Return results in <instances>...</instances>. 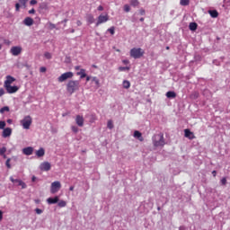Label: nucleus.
<instances>
[{
    "label": "nucleus",
    "mask_w": 230,
    "mask_h": 230,
    "mask_svg": "<svg viewBox=\"0 0 230 230\" xmlns=\"http://www.w3.org/2000/svg\"><path fill=\"white\" fill-rule=\"evenodd\" d=\"M5 127H6V122L0 120V130L4 129Z\"/></svg>",
    "instance_id": "72a5a7b5"
},
{
    "label": "nucleus",
    "mask_w": 230,
    "mask_h": 230,
    "mask_svg": "<svg viewBox=\"0 0 230 230\" xmlns=\"http://www.w3.org/2000/svg\"><path fill=\"white\" fill-rule=\"evenodd\" d=\"M61 188L62 184L60 183V181H53L50 186V193H52L53 195L55 193H58Z\"/></svg>",
    "instance_id": "39448f33"
},
{
    "label": "nucleus",
    "mask_w": 230,
    "mask_h": 230,
    "mask_svg": "<svg viewBox=\"0 0 230 230\" xmlns=\"http://www.w3.org/2000/svg\"><path fill=\"white\" fill-rule=\"evenodd\" d=\"M33 122V119H31V116L27 115L20 121L22 127L25 130H30V127H31V123Z\"/></svg>",
    "instance_id": "20e7f679"
},
{
    "label": "nucleus",
    "mask_w": 230,
    "mask_h": 230,
    "mask_svg": "<svg viewBox=\"0 0 230 230\" xmlns=\"http://www.w3.org/2000/svg\"><path fill=\"white\" fill-rule=\"evenodd\" d=\"M71 129H72L73 132H75V134L78 133V127H76V126H72V127H71Z\"/></svg>",
    "instance_id": "58836bf2"
},
{
    "label": "nucleus",
    "mask_w": 230,
    "mask_h": 230,
    "mask_svg": "<svg viewBox=\"0 0 230 230\" xmlns=\"http://www.w3.org/2000/svg\"><path fill=\"white\" fill-rule=\"evenodd\" d=\"M58 205L59 208H66V206H67V203H66V201L64 200H60V201H58Z\"/></svg>",
    "instance_id": "c756f323"
},
{
    "label": "nucleus",
    "mask_w": 230,
    "mask_h": 230,
    "mask_svg": "<svg viewBox=\"0 0 230 230\" xmlns=\"http://www.w3.org/2000/svg\"><path fill=\"white\" fill-rule=\"evenodd\" d=\"M35 211H36L37 215H42V209L36 208Z\"/></svg>",
    "instance_id": "c03bdc74"
},
{
    "label": "nucleus",
    "mask_w": 230,
    "mask_h": 230,
    "mask_svg": "<svg viewBox=\"0 0 230 230\" xmlns=\"http://www.w3.org/2000/svg\"><path fill=\"white\" fill-rule=\"evenodd\" d=\"M180 4L181 6H188V4H190V0H181Z\"/></svg>",
    "instance_id": "c85d7f7f"
},
{
    "label": "nucleus",
    "mask_w": 230,
    "mask_h": 230,
    "mask_svg": "<svg viewBox=\"0 0 230 230\" xmlns=\"http://www.w3.org/2000/svg\"><path fill=\"white\" fill-rule=\"evenodd\" d=\"M0 220H3V211L0 210Z\"/></svg>",
    "instance_id": "13d9d810"
},
{
    "label": "nucleus",
    "mask_w": 230,
    "mask_h": 230,
    "mask_svg": "<svg viewBox=\"0 0 230 230\" xmlns=\"http://www.w3.org/2000/svg\"><path fill=\"white\" fill-rule=\"evenodd\" d=\"M185 137H188L189 139H194L195 136L193 135V132H190V129H184Z\"/></svg>",
    "instance_id": "f3484780"
},
{
    "label": "nucleus",
    "mask_w": 230,
    "mask_h": 230,
    "mask_svg": "<svg viewBox=\"0 0 230 230\" xmlns=\"http://www.w3.org/2000/svg\"><path fill=\"white\" fill-rule=\"evenodd\" d=\"M3 137H10L12 136V128H6L3 130L2 133Z\"/></svg>",
    "instance_id": "2eb2a0df"
},
{
    "label": "nucleus",
    "mask_w": 230,
    "mask_h": 230,
    "mask_svg": "<svg viewBox=\"0 0 230 230\" xmlns=\"http://www.w3.org/2000/svg\"><path fill=\"white\" fill-rule=\"evenodd\" d=\"M124 89H129L130 88V82L128 81V80H125L123 81V84H122Z\"/></svg>",
    "instance_id": "bb28decb"
},
{
    "label": "nucleus",
    "mask_w": 230,
    "mask_h": 230,
    "mask_svg": "<svg viewBox=\"0 0 230 230\" xmlns=\"http://www.w3.org/2000/svg\"><path fill=\"white\" fill-rule=\"evenodd\" d=\"M76 24H77V26H80V25L82 24V22L78 20V21L76 22Z\"/></svg>",
    "instance_id": "bf43d9fd"
},
{
    "label": "nucleus",
    "mask_w": 230,
    "mask_h": 230,
    "mask_svg": "<svg viewBox=\"0 0 230 230\" xmlns=\"http://www.w3.org/2000/svg\"><path fill=\"white\" fill-rule=\"evenodd\" d=\"M74 76L73 72H66L62 74L58 78V82H66V80H69V78H72Z\"/></svg>",
    "instance_id": "423d86ee"
},
{
    "label": "nucleus",
    "mask_w": 230,
    "mask_h": 230,
    "mask_svg": "<svg viewBox=\"0 0 230 230\" xmlns=\"http://www.w3.org/2000/svg\"><path fill=\"white\" fill-rule=\"evenodd\" d=\"M31 181H32V182H35V181H37V177L32 176Z\"/></svg>",
    "instance_id": "5fc2aeb1"
},
{
    "label": "nucleus",
    "mask_w": 230,
    "mask_h": 230,
    "mask_svg": "<svg viewBox=\"0 0 230 230\" xmlns=\"http://www.w3.org/2000/svg\"><path fill=\"white\" fill-rule=\"evenodd\" d=\"M77 76H80V78H85L87 76V74H85V69L81 68L79 72L76 73Z\"/></svg>",
    "instance_id": "6ab92c4d"
},
{
    "label": "nucleus",
    "mask_w": 230,
    "mask_h": 230,
    "mask_svg": "<svg viewBox=\"0 0 230 230\" xmlns=\"http://www.w3.org/2000/svg\"><path fill=\"white\" fill-rule=\"evenodd\" d=\"M179 230H186V227H184V226H180Z\"/></svg>",
    "instance_id": "052dcab7"
},
{
    "label": "nucleus",
    "mask_w": 230,
    "mask_h": 230,
    "mask_svg": "<svg viewBox=\"0 0 230 230\" xmlns=\"http://www.w3.org/2000/svg\"><path fill=\"white\" fill-rule=\"evenodd\" d=\"M20 9H21V4H15V10H16V12H19Z\"/></svg>",
    "instance_id": "a18cd8bd"
},
{
    "label": "nucleus",
    "mask_w": 230,
    "mask_h": 230,
    "mask_svg": "<svg viewBox=\"0 0 230 230\" xmlns=\"http://www.w3.org/2000/svg\"><path fill=\"white\" fill-rule=\"evenodd\" d=\"M4 154H6V147H2L0 149V155H4Z\"/></svg>",
    "instance_id": "4c0bfd02"
},
{
    "label": "nucleus",
    "mask_w": 230,
    "mask_h": 230,
    "mask_svg": "<svg viewBox=\"0 0 230 230\" xmlns=\"http://www.w3.org/2000/svg\"><path fill=\"white\" fill-rule=\"evenodd\" d=\"M108 31H110L111 35H114V27H111L110 29H108Z\"/></svg>",
    "instance_id": "37998d69"
},
{
    "label": "nucleus",
    "mask_w": 230,
    "mask_h": 230,
    "mask_svg": "<svg viewBox=\"0 0 230 230\" xmlns=\"http://www.w3.org/2000/svg\"><path fill=\"white\" fill-rule=\"evenodd\" d=\"M124 11H126L127 13L130 12V5L129 4H125L124 5Z\"/></svg>",
    "instance_id": "ea45409f"
},
{
    "label": "nucleus",
    "mask_w": 230,
    "mask_h": 230,
    "mask_svg": "<svg viewBox=\"0 0 230 230\" xmlns=\"http://www.w3.org/2000/svg\"><path fill=\"white\" fill-rule=\"evenodd\" d=\"M91 80V76L86 77V82H89Z\"/></svg>",
    "instance_id": "e2e57ef3"
},
{
    "label": "nucleus",
    "mask_w": 230,
    "mask_h": 230,
    "mask_svg": "<svg viewBox=\"0 0 230 230\" xmlns=\"http://www.w3.org/2000/svg\"><path fill=\"white\" fill-rule=\"evenodd\" d=\"M75 123L78 127H84V117L81 115H76Z\"/></svg>",
    "instance_id": "ddd939ff"
},
{
    "label": "nucleus",
    "mask_w": 230,
    "mask_h": 230,
    "mask_svg": "<svg viewBox=\"0 0 230 230\" xmlns=\"http://www.w3.org/2000/svg\"><path fill=\"white\" fill-rule=\"evenodd\" d=\"M40 73H46V67H45V66H41V67L40 68Z\"/></svg>",
    "instance_id": "49530a36"
},
{
    "label": "nucleus",
    "mask_w": 230,
    "mask_h": 230,
    "mask_svg": "<svg viewBox=\"0 0 230 230\" xmlns=\"http://www.w3.org/2000/svg\"><path fill=\"white\" fill-rule=\"evenodd\" d=\"M109 21V14H101L97 18V22L95 23V26H99L100 24H103L104 22H107Z\"/></svg>",
    "instance_id": "0eeeda50"
},
{
    "label": "nucleus",
    "mask_w": 230,
    "mask_h": 230,
    "mask_svg": "<svg viewBox=\"0 0 230 230\" xmlns=\"http://www.w3.org/2000/svg\"><path fill=\"white\" fill-rule=\"evenodd\" d=\"M139 13H140V15H145V10H144V9H141V10L139 11Z\"/></svg>",
    "instance_id": "3c124183"
},
{
    "label": "nucleus",
    "mask_w": 230,
    "mask_h": 230,
    "mask_svg": "<svg viewBox=\"0 0 230 230\" xmlns=\"http://www.w3.org/2000/svg\"><path fill=\"white\" fill-rule=\"evenodd\" d=\"M41 172H49L51 170V164L49 162H43L40 165Z\"/></svg>",
    "instance_id": "1a4fd4ad"
},
{
    "label": "nucleus",
    "mask_w": 230,
    "mask_h": 230,
    "mask_svg": "<svg viewBox=\"0 0 230 230\" xmlns=\"http://www.w3.org/2000/svg\"><path fill=\"white\" fill-rule=\"evenodd\" d=\"M20 4L22 6H26V3H28V0H19Z\"/></svg>",
    "instance_id": "a19ab883"
},
{
    "label": "nucleus",
    "mask_w": 230,
    "mask_h": 230,
    "mask_svg": "<svg viewBox=\"0 0 230 230\" xmlns=\"http://www.w3.org/2000/svg\"><path fill=\"white\" fill-rule=\"evenodd\" d=\"M75 71H80V66H75Z\"/></svg>",
    "instance_id": "603ef678"
},
{
    "label": "nucleus",
    "mask_w": 230,
    "mask_h": 230,
    "mask_svg": "<svg viewBox=\"0 0 230 230\" xmlns=\"http://www.w3.org/2000/svg\"><path fill=\"white\" fill-rule=\"evenodd\" d=\"M4 89L6 90L8 94H13L19 91L18 86H12V84H8V85L4 86Z\"/></svg>",
    "instance_id": "6e6552de"
},
{
    "label": "nucleus",
    "mask_w": 230,
    "mask_h": 230,
    "mask_svg": "<svg viewBox=\"0 0 230 230\" xmlns=\"http://www.w3.org/2000/svg\"><path fill=\"white\" fill-rule=\"evenodd\" d=\"M166 96L167 98H176L177 93H175V92L169 91L166 93Z\"/></svg>",
    "instance_id": "5701e85b"
},
{
    "label": "nucleus",
    "mask_w": 230,
    "mask_h": 230,
    "mask_svg": "<svg viewBox=\"0 0 230 230\" xmlns=\"http://www.w3.org/2000/svg\"><path fill=\"white\" fill-rule=\"evenodd\" d=\"M154 146H163L164 145V136L163 133L155 135L152 137Z\"/></svg>",
    "instance_id": "7ed1b4c3"
},
{
    "label": "nucleus",
    "mask_w": 230,
    "mask_h": 230,
    "mask_svg": "<svg viewBox=\"0 0 230 230\" xmlns=\"http://www.w3.org/2000/svg\"><path fill=\"white\" fill-rule=\"evenodd\" d=\"M71 33H75V30H72V31H71Z\"/></svg>",
    "instance_id": "338daca9"
},
{
    "label": "nucleus",
    "mask_w": 230,
    "mask_h": 230,
    "mask_svg": "<svg viewBox=\"0 0 230 230\" xmlns=\"http://www.w3.org/2000/svg\"><path fill=\"white\" fill-rule=\"evenodd\" d=\"M47 26H49V30H55V28H57V26L50 22L47 23Z\"/></svg>",
    "instance_id": "2f4dec72"
},
{
    "label": "nucleus",
    "mask_w": 230,
    "mask_h": 230,
    "mask_svg": "<svg viewBox=\"0 0 230 230\" xmlns=\"http://www.w3.org/2000/svg\"><path fill=\"white\" fill-rule=\"evenodd\" d=\"M15 82V78L13 77L12 75H7L6 80L4 81V87L6 85H12Z\"/></svg>",
    "instance_id": "f8f14e48"
},
{
    "label": "nucleus",
    "mask_w": 230,
    "mask_h": 230,
    "mask_svg": "<svg viewBox=\"0 0 230 230\" xmlns=\"http://www.w3.org/2000/svg\"><path fill=\"white\" fill-rule=\"evenodd\" d=\"M44 57H45V58H47L48 60H50V58H51V53H49V52H45Z\"/></svg>",
    "instance_id": "e433bc0d"
},
{
    "label": "nucleus",
    "mask_w": 230,
    "mask_h": 230,
    "mask_svg": "<svg viewBox=\"0 0 230 230\" xmlns=\"http://www.w3.org/2000/svg\"><path fill=\"white\" fill-rule=\"evenodd\" d=\"M107 127L108 128H110V130H112V128H114V124L112 123V120L108 121Z\"/></svg>",
    "instance_id": "473e14b6"
},
{
    "label": "nucleus",
    "mask_w": 230,
    "mask_h": 230,
    "mask_svg": "<svg viewBox=\"0 0 230 230\" xmlns=\"http://www.w3.org/2000/svg\"><path fill=\"white\" fill-rule=\"evenodd\" d=\"M75 190V186H71L70 188H69V191H74Z\"/></svg>",
    "instance_id": "6e6d98bb"
},
{
    "label": "nucleus",
    "mask_w": 230,
    "mask_h": 230,
    "mask_svg": "<svg viewBox=\"0 0 230 230\" xmlns=\"http://www.w3.org/2000/svg\"><path fill=\"white\" fill-rule=\"evenodd\" d=\"M86 21L89 24H93L94 22V16L93 14H87Z\"/></svg>",
    "instance_id": "4be33fe9"
},
{
    "label": "nucleus",
    "mask_w": 230,
    "mask_h": 230,
    "mask_svg": "<svg viewBox=\"0 0 230 230\" xmlns=\"http://www.w3.org/2000/svg\"><path fill=\"white\" fill-rule=\"evenodd\" d=\"M145 21V18H140V22H143Z\"/></svg>",
    "instance_id": "0e129e2a"
},
{
    "label": "nucleus",
    "mask_w": 230,
    "mask_h": 230,
    "mask_svg": "<svg viewBox=\"0 0 230 230\" xmlns=\"http://www.w3.org/2000/svg\"><path fill=\"white\" fill-rule=\"evenodd\" d=\"M29 13H35V9H31L29 11Z\"/></svg>",
    "instance_id": "4d7b16f0"
},
{
    "label": "nucleus",
    "mask_w": 230,
    "mask_h": 230,
    "mask_svg": "<svg viewBox=\"0 0 230 230\" xmlns=\"http://www.w3.org/2000/svg\"><path fill=\"white\" fill-rule=\"evenodd\" d=\"M92 82L95 84L96 87H100V79H98V77H92Z\"/></svg>",
    "instance_id": "393cba45"
},
{
    "label": "nucleus",
    "mask_w": 230,
    "mask_h": 230,
    "mask_svg": "<svg viewBox=\"0 0 230 230\" xmlns=\"http://www.w3.org/2000/svg\"><path fill=\"white\" fill-rule=\"evenodd\" d=\"M30 4H31V5L37 4V0H31Z\"/></svg>",
    "instance_id": "de8ad7c7"
},
{
    "label": "nucleus",
    "mask_w": 230,
    "mask_h": 230,
    "mask_svg": "<svg viewBox=\"0 0 230 230\" xmlns=\"http://www.w3.org/2000/svg\"><path fill=\"white\" fill-rule=\"evenodd\" d=\"M197 22H190L189 25V28L190 30V31H195V30H197Z\"/></svg>",
    "instance_id": "b1692460"
},
{
    "label": "nucleus",
    "mask_w": 230,
    "mask_h": 230,
    "mask_svg": "<svg viewBox=\"0 0 230 230\" xmlns=\"http://www.w3.org/2000/svg\"><path fill=\"white\" fill-rule=\"evenodd\" d=\"M10 181L11 182H13V184H15V182H19V186H22V190H25L26 188V183L24 181H22V180H19V179H13L12 176L10 177Z\"/></svg>",
    "instance_id": "9b49d317"
},
{
    "label": "nucleus",
    "mask_w": 230,
    "mask_h": 230,
    "mask_svg": "<svg viewBox=\"0 0 230 230\" xmlns=\"http://www.w3.org/2000/svg\"><path fill=\"white\" fill-rule=\"evenodd\" d=\"M4 112H10V108L8 106H4L0 109V114H4Z\"/></svg>",
    "instance_id": "cd10ccee"
},
{
    "label": "nucleus",
    "mask_w": 230,
    "mask_h": 230,
    "mask_svg": "<svg viewBox=\"0 0 230 230\" xmlns=\"http://www.w3.org/2000/svg\"><path fill=\"white\" fill-rule=\"evenodd\" d=\"M66 91L70 94L76 93V91H80V81L69 80L66 84Z\"/></svg>",
    "instance_id": "f257e3e1"
},
{
    "label": "nucleus",
    "mask_w": 230,
    "mask_h": 230,
    "mask_svg": "<svg viewBox=\"0 0 230 230\" xmlns=\"http://www.w3.org/2000/svg\"><path fill=\"white\" fill-rule=\"evenodd\" d=\"M134 137H137V139H139L140 141H142V135H141V132L139 131H135L134 132Z\"/></svg>",
    "instance_id": "a878e982"
},
{
    "label": "nucleus",
    "mask_w": 230,
    "mask_h": 230,
    "mask_svg": "<svg viewBox=\"0 0 230 230\" xmlns=\"http://www.w3.org/2000/svg\"><path fill=\"white\" fill-rule=\"evenodd\" d=\"M97 10H98L99 12H103V6L99 5L98 8H97Z\"/></svg>",
    "instance_id": "8fccbe9b"
},
{
    "label": "nucleus",
    "mask_w": 230,
    "mask_h": 230,
    "mask_svg": "<svg viewBox=\"0 0 230 230\" xmlns=\"http://www.w3.org/2000/svg\"><path fill=\"white\" fill-rule=\"evenodd\" d=\"M212 175H213V177H217V171H213Z\"/></svg>",
    "instance_id": "864d4df0"
},
{
    "label": "nucleus",
    "mask_w": 230,
    "mask_h": 230,
    "mask_svg": "<svg viewBox=\"0 0 230 230\" xmlns=\"http://www.w3.org/2000/svg\"><path fill=\"white\" fill-rule=\"evenodd\" d=\"M130 67L128 66H120L119 67V71H128Z\"/></svg>",
    "instance_id": "f704fd0d"
},
{
    "label": "nucleus",
    "mask_w": 230,
    "mask_h": 230,
    "mask_svg": "<svg viewBox=\"0 0 230 230\" xmlns=\"http://www.w3.org/2000/svg\"><path fill=\"white\" fill-rule=\"evenodd\" d=\"M46 154V151H44V148H40L38 151H36V155L38 157H44V155Z\"/></svg>",
    "instance_id": "aec40b11"
},
{
    "label": "nucleus",
    "mask_w": 230,
    "mask_h": 230,
    "mask_svg": "<svg viewBox=\"0 0 230 230\" xmlns=\"http://www.w3.org/2000/svg\"><path fill=\"white\" fill-rule=\"evenodd\" d=\"M13 122L12 119H7V123L11 124Z\"/></svg>",
    "instance_id": "680f3d73"
},
{
    "label": "nucleus",
    "mask_w": 230,
    "mask_h": 230,
    "mask_svg": "<svg viewBox=\"0 0 230 230\" xmlns=\"http://www.w3.org/2000/svg\"><path fill=\"white\" fill-rule=\"evenodd\" d=\"M11 53L13 55V57H18V55H21L22 53V48L19 46H15L11 48Z\"/></svg>",
    "instance_id": "9d476101"
},
{
    "label": "nucleus",
    "mask_w": 230,
    "mask_h": 230,
    "mask_svg": "<svg viewBox=\"0 0 230 230\" xmlns=\"http://www.w3.org/2000/svg\"><path fill=\"white\" fill-rule=\"evenodd\" d=\"M24 155H31L33 154V147L28 146L22 149Z\"/></svg>",
    "instance_id": "4468645a"
},
{
    "label": "nucleus",
    "mask_w": 230,
    "mask_h": 230,
    "mask_svg": "<svg viewBox=\"0 0 230 230\" xmlns=\"http://www.w3.org/2000/svg\"><path fill=\"white\" fill-rule=\"evenodd\" d=\"M221 184H222L223 186H226V184H227V179L222 178V180H221Z\"/></svg>",
    "instance_id": "79ce46f5"
},
{
    "label": "nucleus",
    "mask_w": 230,
    "mask_h": 230,
    "mask_svg": "<svg viewBox=\"0 0 230 230\" xmlns=\"http://www.w3.org/2000/svg\"><path fill=\"white\" fill-rule=\"evenodd\" d=\"M130 4H131V6H139V1L138 0H131Z\"/></svg>",
    "instance_id": "7c9ffc66"
},
{
    "label": "nucleus",
    "mask_w": 230,
    "mask_h": 230,
    "mask_svg": "<svg viewBox=\"0 0 230 230\" xmlns=\"http://www.w3.org/2000/svg\"><path fill=\"white\" fill-rule=\"evenodd\" d=\"M166 49H170V47H166Z\"/></svg>",
    "instance_id": "774afa93"
},
{
    "label": "nucleus",
    "mask_w": 230,
    "mask_h": 230,
    "mask_svg": "<svg viewBox=\"0 0 230 230\" xmlns=\"http://www.w3.org/2000/svg\"><path fill=\"white\" fill-rule=\"evenodd\" d=\"M208 13L213 19H217V17H218V12L217 10H210L208 11Z\"/></svg>",
    "instance_id": "412c9836"
},
{
    "label": "nucleus",
    "mask_w": 230,
    "mask_h": 230,
    "mask_svg": "<svg viewBox=\"0 0 230 230\" xmlns=\"http://www.w3.org/2000/svg\"><path fill=\"white\" fill-rule=\"evenodd\" d=\"M23 24H25V26H32L33 25V19L27 17L24 19L23 21Z\"/></svg>",
    "instance_id": "a211bd4d"
},
{
    "label": "nucleus",
    "mask_w": 230,
    "mask_h": 230,
    "mask_svg": "<svg viewBox=\"0 0 230 230\" xmlns=\"http://www.w3.org/2000/svg\"><path fill=\"white\" fill-rule=\"evenodd\" d=\"M129 55L132 58H141L145 55V50L141 48H133L129 51Z\"/></svg>",
    "instance_id": "f03ea898"
},
{
    "label": "nucleus",
    "mask_w": 230,
    "mask_h": 230,
    "mask_svg": "<svg viewBox=\"0 0 230 230\" xmlns=\"http://www.w3.org/2000/svg\"><path fill=\"white\" fill-rule=\"evenodd\" d=\"M12 161V159H10V158H8L7 160H6V162H5V166L7 167V168H12V165L10 164V162Z\"/></svg>",
    "instance_id": "c9c22d12"
},
{
    "label": "nucleus",
    "mask_w": 230,
    "mask_h": 230,
    "mask_svg": "<svg viewBox=\"0 0 230 230\" xmlns=\"http://www.w3.org/2000/svg\"><path fill=\"white\" fill-rule=\"evenodd\" d=\"M3 157H4V159H6V155L4 154V155H3Z\"/></svg>",
    "instance_id": "69168bd1"
},
{
    "label": "nucleus",
    "mask_w": 230,
    "mask_h": 230,
    "mask_svg": "<svg viewBox=\"0 0 230 230\" xmlns=\"http://www.w3.org/2000/svg\"><path fill=\"white\" fill-rule=\"evenodd\" d=\"M3 94H4V89L1 88L0 89V98H1V96H3Z\"/></svg>",
    "instance_id": "09e8293b"
},
{
    "label": "nucleus",
    "mask_w": 230,
    "mask_h": 230,
    "mask_svg": "<svg viewBox=\"0 0 230 230\" xmlns=\"http://www.w3.org/2000/svg\"><path fill=\"white\" fill-rule=\"evenodd\" d=\"M58 200H59L58 196H56V197H54V198H49V199H47L48 204H58Z\"/></svg>",
    "instance_id": "dca6fc26"
}]
</instances>
